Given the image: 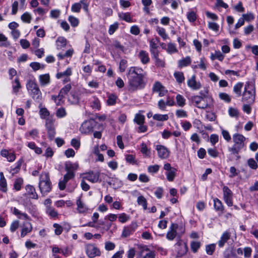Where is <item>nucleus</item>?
<instances>
[{
	"label": "nucleus",
	"mask_w": 258,
	"mask_h": 258,
	"mask_svg": "<svg viewBox=\"0 0 258 258\" xmlns=\"http://www.w3.org/2000/svg\"><path fill=\"white\" fill-rule=\"evenodd\" d=\"M243 18L244 20L246 21L249 22L254 19V15L251 13H249L242 15Z\"/></svg>",
	"instance_id": "nucleus-63"
},
{
	"label": "nucleus",
	"mask_w": 258,
	"mask_h": 258,
	"mask_svg": "<svg viewBox=\"0 0 258 258\" xmlns=\"http://www.w3.org/2000/svg\"><path fill=\"white\" fill-rule=\"evenodd\" d=\"M91 107L93 109L99 110L100 108V104L99 99L96 97H94L92 101L90 102Z\"/></svg>",
	"instance_id": "nucleus-33"
},
{
	"label": "nucleus",
	"mask_w": 258,
	"mask_h": 258,
	"mask_svg": "<svg viewBox=\"0 0 258 258\" xmlns=\"http://www.w3.org/2000/svg\"><path fill=\"white\" fill-rule=\"evenodd\" d=\"M86 253L89 258H94L101 255L99 249L94 244H88L85 246Z\"/></svg>",
	"instance_id": "nucleus-9"
},
{
	"label": "nucleus",
	"mask_w": 258,
	"mask_h": 258,
	"mask_svg": "<svg viewBox=\"0 0 258 258\" xmlns=\"http://www.w3.org/2000/svg\"><path fill=\"white\" fill-rule=\"evenodd\" d=\"M23 179L22 178L17 179L14 184V188L16 190H19L21 188V185L23 184Z\"/></svg>",
	"instance_id": "nucleus-56"
},
{
	"label": "nucleus",
	"mask_w": 258,
	"mask_h": 258,
	"mask_svg": "<svg viewBox=\"0 0 258 258\" xmlns=\"http://www.w3.org/2000/svg\"><path fill=\"white\" fill-rule=\"evenodd\" d=\"M68 20L72 27H77L79 24V20L73 16H69Z\"/></svg>",
	"instance_id": "nucleus-46"
},
{
	"label": "nucleus",
	"mask_w": 258,
	"mask_h": 258,
	"mask_svg": "<svg viewBox=\"0 0 258 258\" xmlns=\"http://www.w3.org/2000/svg\"><path fill=\"white\" fill-rule=\"evenodd\" d=\"M82 196H80L77 200V211L79 213H84L87 211L88 208L81 200Z\"/></svg>",
	"instance_id": "nucleus-19"
},
{
	"label": "nucleus",
	"mask_w": 258,
	"mask_h": 258,
	"mask_svg": "<svg viewBox=\"0 0 258 258\" xmlns=\"http://www.w3.org/2000/svg\"><path fill=\"white\" fill-rule=\"evenodd\" d=\"M45 127L46 128L47 131L55 129L54 126V120L52 118L48 117L46 119Z\"/></svg>",
	"instance_id": "nucleus-31"
},
{
	"label": "nucleus",
	"mask_w": 258,
	"mask_h": 258,
	"mask_svg": "<svg viewBox=\"0 0 258 258\" xmlns=\"http://www.w3.org/2000/svg\"><path fill=\"white\" fill-rule=\"evenodd\" d=\"M245 138L240 134L236 133L233 135L232 140L234 144L232 147H228V151L230 153V155L235 157L236 160H238L241 158L239 153L245 147Z\"/></svg>",
	"instance_id": "nucleus-2"
},
{
	"label": "nucleus",
	"mask_w": 258,
	"mask_h": 258,
	"mask_svg": "<svg viewBox=\"0 0 258 258\" xmlns=\"http://www.w3.org/2000/svg\"><path fill=\"white\" fill-rule=\"evenodd\" d=\"M71 145L73 146L76 150H78L81 145L80 141L79 140L77 139H73L71 142Z\"/></svg>",
	"instance_id": "nucleus-53"
},
{
	"label": "nucleus",
	"mask_w": 258,
	"mask_h": 258,
	"mask_svg": "<svg viewBox=\"0 0 258 258\" xmlns=\"http://www.w3.org/2000/svg\"><path fill=\"white\" fill-rule=\"evenodd\" d=\"M12 87L13 91L15 93L19 92V89L21 88V86L18 78H16L13 82Z\"/></svg>",
	"instance_id": "nucleus-32"
},
{
	"label": "nucleus",
	"mask_w": 258,
	"mask_h": 258,
	"mask_svg": "<svg viewBox=\"0 0 258 258\" xmlns=\"http://www.w3.org/2000/svg\"><path fill=\"white\" fill-rule=\"evenodd\" d=\"M130 219V216L125 213H122L118 216V220L121 223H125Z\"/></svg>",
	"instance_id": "nucleus-59"
},
{
	"label": "nucleus",
	"mask_w": 258,
	"mask_h": 258,
	"mask_svg": "<svg viewBox=\"0 0 258 258\" xmlns=\"http://www.w3.org/2000/svg\"><path fill=\"white\" fill-rule=\"evenodd\" d=\"M174 77H175L177 82L178 84H181L184 81L185 78L183 73L181 72H176L174 73Z\"/></svg>",
	"instance_id": "nucleus-27"
},
{
	"label": "nucleus",
	"mask_w": 258,
	"mask_h": 258,
	"mask_svg": "<svg viewBox=\"0 0 258 258\" xmlns=\"http://www.w3.org/2000/svg\"><path fill=\"white\" fill-rule=\"evenodd\" d=\"M215 249V244H211L210 245H208L206 247V252L209 255H212Z\"/></svg>",
	"instance_id": "nucleus-58"
},
{
	"label": "nucleus",
	"mask_w": 258,
	"mask_h": 258,
	"mask_svg": "<svg viewBox=\"0 0 258 258\" xmlns=\"http://www.w3.org/2000/svg\"><path fill=\"white\" fill-rule=\"evenodd\" d=\"M139 57L143 64H147L150 61L148 53L145 50H141L140 51Z\"/></svg>",
	"instance_id": "nucleus-22"
},
{
	"label": "nucleus",
	"mask_w": 258,
	"mask_h": 258,
	"mask_svg": "<svg viewBox=\"0 0 258 258\" xmlns=\"http://www.w3.org/2000/svg\"><path fill=\"white\" fill-rule=\"evenodd\" d=\"M73 246L66 247L64 249H61V253L65 256H68L72 253Z\"/></svg>",
	"instance_id": "nucleus-48"
},
{
	"label": "nucleus",
	"mask_w": 258,
	"mask_h": 258,
	"mask_svg": "<svg viewBox=\"0 0 258 258\" xmlns=\"http://www.w3.org/2000/svg\"><path fill=\"white\" fill-rule=\"evenodd\" d=\"M21 19L24 22L29 23L31 22V16L29 13L26 12L21 16Z\"/></svg>",
	"instance_id": "nucleus-51"
},
{
	"label": "nucleus",
	"mask_w": 258,
	"mask_h": 258,
	"mask_svg": "<svg viewBox=\"0 0 258 258\" xmlns=\"http://www.w3.org/2000/svg\"><path fill=\"white\" fill-rule=\"evenodd\" d=\"M166 51L168 53L170 54L175 53L178 51L175 45L172 43H169L168 44Z\"/></svg>",
	"instance_id": "nucleus-42"
},
{
	"label": "nucleus",
	"mask_w": 258,
	"mask_h": 258,
	"mask_svg": "<svg viewBox=\"0 0 258 258\" xmlns=\"http://www.w3.org/2000/svg\"><path fill=\"white\" fill-rule=\"evenodd\" d=\"M72 87L71 84H69L64 86L59 91L58 94V97L59 98V100H61L66 95H67L68 92L70 91Z\"/></svg>",
	"instance_id": "nucleus-23"
},
{
	"label": "nucleus",
	"mask_w": 258,
	"mask_h": 258,
	"mask_svg": "<svg viewBox=\"0 0 258 258\" xmlns=\"http://www.w3.org/2000/svg\"><path fill=\"white\" fill-rule=\"evenodd\" d=\"M137 227V225L136 223H133L130 226L124 227L122 233V236L124 237L128 236L132 232H133Z\"/></svg>",
	"instance_id": "nucleus-16"
},
{
	"label": "nucleus",
	"mask_w": 258,
	"mask_h": 258,
	"mask_svg": "<svg viewBox=\"0 0 258 258\" xmlns=\"http://www.w3.org/2000/svg\"><path fill=\"white\" fill-rule=\"evenodd\" d=\"M175 250L176 252V257H180L185 255L188 250L187 244L179 239L174 245Z\"/></svg>",
	"instance_id": "nucleus-7"
},
{
	"label": "nucleus",
	"mask_w": 258,
	"mask_h": 258,
	"mask_svg": "<svg viewBox=\"0 0 258 258\" xmlns=\"http://www.w3.org/2000/svg\"><path fill=\"white\" fill-rule=\"evenodd\" d=\"M168 115L167 114H155L153 116V118L154 120L158 121H166L168 119Z\"/></svg>",
	"instance_id": "nucleus-35"
},
{
	"label": "nucleus",
	"mask_w": 258,
	"mask_h": 258,
	"mask_svg": "<svg viewBox=\"0 0 258 258\" xmlns=\"http://www.w3.org/2000/svg\"><path fill=\"white\" fill-rule=\"evenodd\" d=\"M78 164L69 162L65 164V170L67 172H74V171L77 170Z\"/></svg>",
	"instance_id": "nucleus-26"
},
{
	"label": "nucleus",
	"mask_w": 258,
	"mask_h": 258,
	"mask_svg": "<svg viewBox=\"0 0 258 258\" xmlns=\"http://www.w3.org/2000/svg\"><path fill=\"white\" fill-rule=\"evenodd\" d=\"M201 243L199 241H192L191 242V249L194 252H196L200 248Z\"/></svg>",
	"instance_id": "nucleus-52"
},
{
	"label": "nucleus",
	"mask_w": 258,
	"mask_h": 258,
	"mask_svg": "<svg viewBox=\"0 0 258 258\" xmlns=\"http://www.w3.org/2000/svg\"><path fill=\"white\" fill-rule=\"evenodd\" d=\"M97 124V122L94 119H90L83 122L80 131L82 134H88L93 132L94 128Z\"/></svg>",
	"instance_id": "nucleus-6"
},
{
	"label": "nucleus",
	"mask_w": 258,
	"mask_h": 258,
	"mask_svg": "<svg viewBox=\"0 0 258 258\" xmlns=\"http://www.w3.org/2000/svg\"><path fill=\"white\" fill-rule=\"evenodd\" d=\"M82 6L80 3H76L74 4L71 7V11L73 12L79 13L80 12Z\"/></svg>",
	"instance_id": "nucleus-55"
},
{
	"label": "nucleus",
	"mask_w": 258,
	"mask_h": 258,
	"mask_svg": "<svg viewBox=\"0 0 258 258\" xmlns=\"http://www.w3.org/2000/svg\"><path fill=\"white\" fill-rule=\"evenodd\" d=\"M1 155L7 158L9 162H12L16 158L15 155L13 153H10L7 150H2L1 151Z\"/></svg>",
	"instance_id": "nucleus-25"
},
{
	"label": "nucleus",
	"mask_w": 258,
	"mask_h": 258,
	"mask_svg": "<svg viewBox=\"0 0 258 258\" xmlns=\"http://www.w3.org/2000/svg\"><path fill=\"white\" fill-rule=\"evenodd\" d=\"M243 83H238L233 87V91L237 95V97H240L241 95V89L243 87Z\"/></svg>",
	"instance_id": "nucleus-28"
},
{
	"label": "nucleus",
	"mask_w": 258,
	"mask_h": 258,
	"mask_svg": "<svg viewBox=\"0 0 258 258\" xmlns=\"http://www.w3.org/2000/svg\"><path fill=\"white\" fill-rule=\"evenodd\" d=\"M145 117L144 115L140 113H137L135 115L134 121L138 124H144L145 122Z\"/></svg>",
	"instance_id": "nucleus-30"
},
{
	"label": "nucleus",
	"mask_w": 258,
	"mask_h": 258,
	"mask_svg": "<svg viewBox=\"0 0 258 258\" xmlns=\"http://www.w3.org/2000/svg\"><path fill=\"white\" fill-rule=\"evenodd\" d=\"M66 115V112L63 108H60L57 110L56 112V115L59 118H61L65 116Z\"/></svg>",
	"instance_id": "nucleus-64"
},
{
	"label": "nucleus",
	"mask_w": 258,
	"mask_h": 258,
	"mask_svg": "<svg viewBox=\"0 0 258 258\" xmlns=\"http://www.w3.org/2000/svg\"><path fill=\"white\" fill-rule=\"evenodd\" d=\"M187 18L189 22H194L197 19L196 14L193 11L189 12L187 14Z\"/></svg>",
	"instance_id": "nucleus-57"
},
{
	"label": "nucleus",
	"mask_w": 258,
	"mask_h": 258,
	"mask_svg": "<svg viewBox=\"0 0 258 258\" xmlns=\"http://www.w3.org/2000/svg\"><path fill=\"white\" fill-rule=\"evenodd\" d=\"M1 191L6 192L7 191L6 188V180L2 172H1Z\"/></svg>",
	"instance_id": "nucleus-54"
},
{
	"label": "nucleus",
	"mask_w": 258,
	"mask_h": 258,
	"mask_svg": "<svg viewBox=\"0 0 258 258\" xmlns=\"http://www.w3.org/2000/svg\"><path fill=\"white\" fill-rule=\"evenodd\" d=\"M177 170L175 168L172 169L170 171L166 172V175L167 179L169 181H172L176 174Z\"/></svg>",
	"instance_id": "nucleus-29"
},
{
	"label": "nucleus",
	"mask_w": 258,
	"mask_h": 258,
	"mask_svg": "<svg viewBox=\"0 0 258 258\" xmlns=\"http://www.w3.org/2000/svg\"><path fill=\"white\" fill-rule=\"evenodd\" d=\"M138 203L140 205H142L144 210L147 209V202L146 199L142 196L138 197L137 200Z\"/></svg>",
	"instance_id": "nucleus-39"
},
{
	"label": "nucleus",
	"mask_w": 258,
	"mask_h": 258,
	"mask_svg": "<svg viewBox=\"0 0 258 258\" xmlns=\"http://www.w3.org/2000/svg\"><path fill=\"white\" fill-rule=\"evenodd\" d=\"M219 98L225 101L226 102L229 103L231 101V98L229 95L226 93H220L219 94Z\"/></svg>",
	"instance_id": "nucleus-49"
},
{
	"label": "nucleus",
	"mask_w": 258,
	"mask_h": 258,
	"mask_svg": "<svg viewBox=\"0 0 258 258\" xmlns=\"http://www.w3.org/2000/svg\"><path fill=\"white\" fill-rule=\"evenodd\" d=\"M26 87L32 98L37 102L42 99V93L35 80H30L26 84Z\"/></svg>",
	"instance_id": "nucleus-3"
},
{
	"label": "nucleus",
	"mask_w": 258,
	"mask_h": 258,
	"mask_svg": "<svg viewBox=\"0 0 258 258\" xmlns=\"http://www.w3.org/2000/svg\"><path fill=\"white\" fill-rule=\"evenodd\" d=\"M117 98V96L113 94L109 95L107 100V104L108 105H114L116 102Z\"/></svg>",
	"instance_id": "nucleus-40"
},
{
	"label": "nucleus",
	"mask_w": 258,
	"mask_h": 258,
	"mask_svg": "<svg viewBox=\"0 0 258 258\" xmlns=\"http://www.w3.org/2000/svg\"><path fill=\"white\" fill-rule=\"evenodd\" d=\"M156 31L158 32V34L161 37H162L163 40H166L168 38V35H167L164 28L160 27H157L156 28Z\"/></svg>",
	"instance_id": "nucleus-38"
},
{
	"label": "nucleus",
	"mask_w": 258,
	"mask_h": 258,
	"mask_svg": "<svg viewBox=\"0 0 258 258\" xmlns=\"http://www.w3.org/2000/svg\"><path fill=\"white\" fill-rule=\"evenodd\" d=\"M39 81L41 86H45L50 83V79L48 74L40 75L39 76Z\"/></svg>",
	"instance_id": "nucleus-21"
},
{
	"label": "nucleus",
	"mask_w": 258,
	"mask_h": 258,
	"mask_svg": "<svg viewBox=\"0 0 258 258\" xmlns=\"http://www.w3.org/2000/svg\"><path fill=\"white\" fill-rule=\"evenodd\" d=\"M247 163L249 167L252 169H256L257 168V163L253 158H250L248 159Z\"/></svg>",
	"instance_id": "nucleus-61"
},
{
	"label": "nucleus",
	"mask_w": 258,
	"mask_h": 258,
	"mask_svg": "<svg viewBox=\"0 0 258 258\" xmlns=\"http://www.w3.org/2000/svg\"><path fill=\"white\" fill-rule=\"evenodd\" d=\"M141 146V151L142 153V154L147 157H150L151 154L150 150L148 149L146 145L144 143H143Z\"/></svg>",
	"instance_id": "nucleus-43"
},
{
	"label": "nucleus",
	"mask_w": 258,
	"mask_h": 258,
	"mask_svg": "<svg viewBox=\"0 0 258 258\" xmlns=\"http://www.w3.org/2000/svg\"><path fill=\"white\" fill-rule=\"evenodd\" d=\"M139 248L141 249V255L142 254L144 251H148L143 258H155V252L154 251L150 250L146 245H140Z\"/></svg>",
	"instance_id": "nucleus-17"
},
{
	"label": "nucleus",
	"mask_w": 258,
	"mask_h": 258,
	"mask_svg": "<svg viewBox=\"0 0 258 258\" xmlns=\"http://www.w3.org/2000/svg\"><path fill=\"white\" fill-rule=\"evenodd\" d=\"M214 202L215 209L217 211L222 212L223 210V206L221 202L218 199H215L214 200Z\"/></svg>",
	"instance_id": "nucleus-34"
},
{
	"label": "nucleus",
	"mask_w": 258,
	"mask_h": 258,
	"mask_svg": "<svg viewBox=\"0 0 258 258\" xmlns=\"http://www.w3.org/2000/svg\"><path fill=\"white\" fill-rule=\"evenodd\" d=\"M159 168L160 166L158 165H151L148 167V171L151 173H155L159 171Z\"/></svg>",
	"instance_id": "nucleus-50"
},
{
	"label": "nucleus",
	"mask_w": 258,
	"mask_h": 258,
	"mask_svg": "<svg viewBox=\"0 0 258 258\" xmlns=\"http://www.w3.org/2000/svg\"><path fill=\"white\" fill-rule=\"evenodd\" d=\"M40 115L41 118L46 119L49 115V112L46 108H42L39 111Z\"/></svg>",
	"instance_id": "nucleus-45"
},
{
	"label": "nucleus",
	"mask_w": 258,
	"mask_h": 258,
	"mask_svg": "<svg viewBox=\"0 0 258 258\" xmlns=\"http://www.w3.org/2000/svg\"><path fill=\"white\" fill-rule=\"evenodd\" d=\"M75 177L74 172H67V173L64 175L63 179L60 180L58 183V186L60 190H63L66 187V184L67 182L73 179Z\"/></svg>",
	"instance_id": "nucleus-14"
},
{
	"label": "nucleus",
	"mask_w": 258,
	"mask_h": 258,
	"mask_svg": "<svg viewBox=\"0 0 258 258\" xmlns=\"http://www.w3.org/2000/svg\"><path fill=\"white\" fill-rule=\"evenodd\" d=\"M72 75V70L71 68H68L65 71L63 72L58 73L56 74V78L57 79H60L62 77H69Z\"/></svg>",
	"instance_id": "nucleus-37"
},
{
	"label": "nucleus",
	"mask_w": 258,
	"mask_h": 258,
	"mask_svg": "<svg viewBox=\"0 0 258 258\" xmlns=\"http://www.w3.org/2000/svg\"><path fill=\"white\" fill-rule=\"evenodd\" d=\"M30 66L34 71L39 70V69H43L45 68V65L40 64L37 62H33L30 64Z\"/></svg>",
	"instance_id": "nucleus-36"
},
{
	"label": "nucleus",
	"mask_w": 258,
	"mask_h": 258,
	"mask_svg": "<svg viewBox=\"0 0 258 258\" xmlns=\"http://www.w3.org/2000/svg\"><path fill=\"white\" fill-rule=\"evenodd\" d=\"M32 230L31 224L29 222H26L23 224L22 229L21 236L24 237L28 233H30Z\"/></svg>",
	"instance_id": "nucleus-20"
},
{
	"label": "nucleus",
	"mask_w": 258,
	"mask_h": 258,
	"mask_svg": "<svg viewBox=\"0 0 258 258\" xmlns=\"http://www.w3.org/2000/svg\"><path fill=\"white\" fill-rule=\"evenodd\" d=\"M39 187L41 192H49L51 189V183L48 173H42L40 176Z\"/></svg>",
	"instance_id": "nucleus-5"
},
{
	"label": "nucleus",
	"mask_w": 258,
	"mask_h": 258,
	"mask_svg": "<svg viewBox=\"0 0 258 258\" xmlns=\"http://www.w3.org/2000/svg\"><path fill=\"white\" fill-rule=\"evenodd\" d=\"M82 177L83 179L87 180L92 183L101 182L100 173L97 171H90L88 172L84 173L82 174Z\"/></svg>",
	"instance_id": "nucleus-8"
},
{
	"label": "nucleus",
	"mask_w": 258,
	"mask_h": 258,
	"mask_svg": "<svg viewBox=\"0 0 258 258\" xmlns=\"http://www.w3.org/2000/svg\"><path fill=\"white\" fill-rule=\"evenodd\" d=\"M146 73L139 67H131L127 73L128 91L132 92L143 89L145 86L144 78Z\"/></svg>",
	"instance_id": "nucleus-1"
},
{
	"label": "nucleus",
	"mask_w": 258,
	"mask_h": 258,
	"mask_svg": "<svg viewBox=\"0 0 258 258\" xmlns=\"http://www.w3.org/2000/svg\"><path fill=\"white\" fill-rule=\"evenodd\" d=\"M231 234L228 231L224 232L222 235L220 239L218 242V246L220 247H222L227 241L230 239Z\"/></svg>",
	"instance_id": "nucleus-18"
},
{
	"label": "nucleus",
	"mask_w": 258,
	"mask_h": 258,
	"mask_svg": "<svg viewBox=\"0 0 258 258\" xmlns=\"http://www.w3.org/2000/svg\"><path fill=\"white\" fill-rule=\"evenodd\" d=\"M187 86L193 90H198L201 88L202 85L200 82L196 81V76L194 75L188 79L187 81Z\"/></svg>",
	"instance_id": "nucleus-12"
},
{
	"label": "nucleus",
	"mask_w": 258,
	"mask_h": 258,
	"mask_svg": "<svg viewBox=\"0 0 258 258\" xmlns=\"http://www.w3.org/2000/svg\"><path fill=\"white\" fill-rule=\"evenodd\" d=\"M119 17L127 22H131L132 21L129 13H121L119 14Z\"/></svg>",
	"instance_id": "nucleus-44"
},
{
	"label": "nucleus",
	"mask_w": 258,
	"mask_h": 258,
	"mask_svg": "<svg viewBox=\"0 0 258 258\" xmlns=\"http://www.w3.org/2000/svg\"><path fill=\"white\" fill-rule=\"evenodd\" d=\"M177 105L180 107H183L185 104V99L181 95L178 94L176 97Z\"/></svg>",
	"instance_id": "nucleus-41"
},
{
	"label": "nucleus",
	"mask_w": 258,
	"mask_h": 258,
	"mask_svg": "<svg viewBox=\"0 0 258 258\" xmlns=\"http://www.w3.org/2000/svg\"><path fill=\"white\" fill-rule=\"evenodd\" d=\"M228 113L231 117H238L239 116V112L236 108L230 107L228 109Z\"/></svg>",
	"instance_id": "nucleus-47"
},
{
	"label": "nucleus",
	"mask_w": 258,
	"mask_h": 258,
	"mask_svg": "<svg viewBox=\"0 0 258 258\" xmlns=\"http://www.w3.org/2000/svg\"><path fill=\"white\" fill-rule=\"evenodd\" d=\"M156 149L158 152V157L160 158L166 159L168 157L170 152L166 147L158 145L156 147Z\"/></svg>",
	"instance_id": "nucleus-13"
},
{
	"label": "nucleus",
	"mask_w": 258,
	"mask_h": 258,
	"mask_svg": "<svg viewBox=\"0 0 258 258\" xmlns=\"http://www.w3.org/2000/svg\"><path fill=\"white\" fill-rule=\"evenodd\" d=\"M178 228L177 224L172 223L169 231L166 234V238L169 240H173L177 235L176 230Z\"/></svg>",
	"instance_id": "nucleus-15"
},
{
	"label": "nucleus",
	"mask_w": 258,
	"mask_h": 258,
	"mask_svg": "<svg viewBox=\"0 0 258 258\" xmlns=\"http://www.w3.org/2000/svg\"><path fill=\"white\" fill-rule=\"evenodd\" d=\"M115 245L110 241H107L105 243V248L106 250L109 251L114 249Z\"/></svg>",
	"instance_id": "nucleus-62"
},
{
	"label": "nucleus",
	"mask_w": 258,
	"mask_h": 258,
	"mask_svg": "<svg viewBox=\"0 0 258 258\" xmlns=\"http://www.w3.org/2000/svg\"><path fill=\"white\" fill-rule=\"evenodd\" d=\"M152 90L154 92L158 93V95L160 97L165 96L168 92L161 83L158 81H157L154 83L152 88Z\"/></svg>",
	"instance_id": "nucleus-10"
},
{
	"label": "nucleus",
	"mask_w": 258,
	"mask_h": 258,
	"mask_svg": "<svg viewBox=\"0 0 258 258\" xmlns=\"http://www.w3.org/2000/svg\"><path fill=\"white\" fill-rule=\"evenodd\" d=\"M191 62V59L188 56L178 60V67L180 68L189 65Z\"/></svg>",
	"instance_id": "nucleus-24"
},
{
	"label": "nucleus",
	"mask_w": 258,
	"mask_h": 258,
	"mask_svg": "<svg viewBox=\"0 0 258 258\" xmlns=\"http://www.w3.org/2000/svg\"><path fill=\"white\" fill-rule=\"evenodd\" d=\"M255 90L253 84L247 83L242 94V101L249 104H252L255 101Z\"/></svg>",
	"instance_id": "nucleus-4"
},
{
	"label": "nucleus",
	"mask_w": 258,
	"mask_h": 258,
	"mask_svg": "<svg viewBox=\"0 0 258 258\" xmlns=\"http://www.w3.org/2000/svg\"><path fill=\"white\" fill-rule=\"evenodd\" d=\"M202 100H203L202 97H199V95H195L191 96L190 98L191 102L197 107L200 109H206L208 107L209 105L207 103L200 104Z\"/></svg>",
	"instance_id": "nucleus-11"
},
{
	"label": "nucleus",
	"mask_w": 258,
	"mask_h": 258,
	"mask_svg": "<svg viewBox=\"0 0 258 258\" xmlns=\"http://www.w3.org/2000/svg\"><path fill=\"white\" fill-rule=\"evenodd\" d=\"M176 115L178 118L186 117L187 116V112L182 109H178L176 111Z\"/></svg>",
	"instance_id": "nucleus-60"
}]
</instances>
